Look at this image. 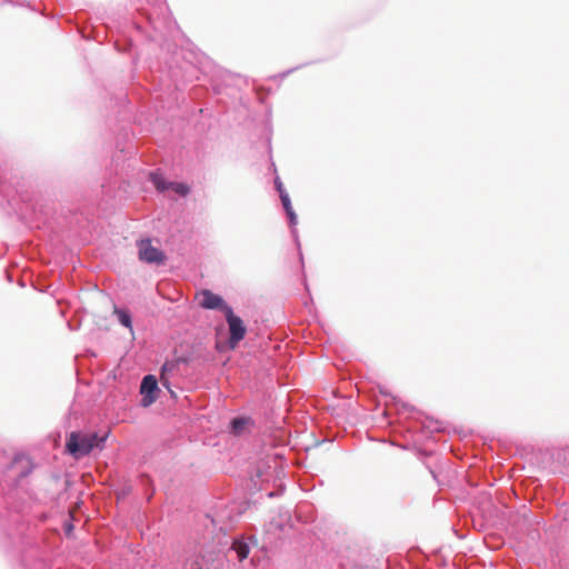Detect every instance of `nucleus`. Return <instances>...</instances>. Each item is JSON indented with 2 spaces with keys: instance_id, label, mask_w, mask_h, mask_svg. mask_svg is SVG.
<instances>
[{
  "instance_id": "obj_1",
  "label": "nucleus",
  "mask_w": 569,
  "mask_h": 569,
  "mask_svg": "<svg viewBox=\"0 0 569 569\" xmlns=\"http://www.w3.org/2000/svg\"><path fill=\"white\" fill-rule=\"evenodd\" d=\"M109 432L102 436L97 432L74 433L73 432V458L79 459L89 455L93 449H102Z\"/></svg>"
},
{
  "instance_id": "obj_2",
  "label": "nucleus",
  "mask_w": 569,
  "mask_h": 569,
  "mask_svg": "<svg viewBox=\"0 0 569 569\" xmlns=\"http://www.w3.org/2000/svg\"><path fill=\"white\" fill-rule=\"evenodd\" d=\"M226 320L229 326V346L234 349L246 336V326L240 317L236 316L231 308H226Z\"/></svg>"
},
{
  "instance_id": "obj_3",
  "label": "nucleus",
  "mask_w": 569,
  "mask_h": 569,
  "mask_svg": "<svg viewBox=\"0 0 569 569\" xmlns=\"http://www.w3.org/2000/svg\"><path fill=\"white\" fill-rule=\"evenodd\" d=\"M139 259L147 263L162 264L166 261V254L159 248L152 246L150 239H142L137 242Z\"/></svg>"
},
{
  "instance_id": "obj_4",
  "label": "nucleus",
  "mask_w": 569,
  "mask_h": 569,
  "mask_svg": "<svg viewBox=\"0 0 569 569\" xmlns=\"http://www.w3.org/2000/svg\"><path fill=\"white\" fill-rule=\"evenodd\" d=\"M199 305H200V307H202L204 309H210V310L219 309V310H222L224 313H226V308H230L228 305H226V302L222 299V297H220L219 295L213 293L210 290H202L199 293Z\"/></svg>"
},
{
  "instance_id": "obj_5",
  "label": "nucleus",
  "mask_w": 569,
  "mask_h": 569,
  "mask_svg": "<svg viewBox=\"0 0 569 569\" xmlns=\"http://www.w3.org/2000/svg\"><path fill=\"white\" fill-rule=\"evenodd\" d=\"M158 390V382L156 378L151 375L146 376L142 379L140 392L142 395L141 406L149 407L156 401L154 392Z\"/></svg>"
},
{
  "instance_id": "obj_6",
  "label": "nucleus",
  "mask_w": 569,
  "mask_h": 569,
  "mask_svg": "<svg viewBox=\"0 0 569 569\" xmlns=\"http://www.w3.org/2000/svg\"><path fill=\"white\" fill-rule=\"evenodd\" d=\"M10 469L16 473L18 479H21L32 471L33 463L26 455H17L10 465Z\"/></svg>"
},
{
  "instance_id": "obj_7",
  "label": "nucleus",
  "mask_w": 569,
  "mask_h": 569,
  "mask_svg": "<svg viewBox=\"0 0 569 569\" xmlns=\"http://www.w3.org/2000/svg\"><path fill=\"white\" fill-rule=\"evenodd\" d=\"M231 549L236 551L239 561L247 559L250 552L249 545L240 539L232 542Z\"/></svg>"
},
{
  "instance_id": "obj_8",
  "label": "nucleus",
  "mask_w": 569,
  "mask_h": 569,
  "mask_svg": "<svg viewBox=\"0 0 569 569\" xmlns=\"http://www.w3.org/2000/svg\"><path fill=\"white\" fill-rule=\"evenodd\" d=\"M281 202L283 204V208L286 209V212L290 219V222L295 223L296 222V213L292 210L291 201H290L288 193H282Z\"/></svg>"
},
{
  "instance_id": "obj_9",
  "label": "nucleus",
  "mask_w": 569,
  "mask_h": 569,
  "mask_svg": "<svg viewBox=\"0 0 569 569\" xmlns=\"http://www.w3.org/2000/svg\"><path fill=\"white\" fill-rule=\"evenodd\" d=\"M114 313L118 316V320L121 322V325L132 330L131 317L126 310L116 308Z\"/></svg>"
},
{
  "instance_id": "obj_10",
  "label": "nucleus",
  "mask_w": 569,
  "mask_h": 569,
  "mask_svg": "<svg viewBox=\"0 0 569 569\" xmlns=\"http://www.w3.org/2000/svg\"><path fill=\"white\" fill-rule=\"evenodd\" d=\"M152 181L157 190L164 191L170 189V182H166V180L161 176H152Z\"/></svg>"
},
{
  "instance_id": "obj_11",
  "label": "nucleus",
  "mask_w": 569,
  "mask_h": 569,
  "mask_svg": "<svg viewBox=\"0 0 569 569\" xmlns=\"http://www.w3.org/2000/svg\"><path fill=\"white\" fill-rule=\"evenodd\" d=\"M170 189L180 196H187L190 191L189 187L182 182H170Z\"/></svg>"
},
{
  "instance_id": "obj_12",
  "label": "nucleus",
  "mask_w": 569,
  "mask_h": 569,
  "mask_svg": "<svg viewBox=\"0 0 569 569\" xmlns=\"http://www.w3.org/2000/svg\"><path fill=\"white\" fill-rule=\"evenodd\" d=\"M247 423L246 419L242 418H236L231 421V428L234 433H239L240 430L244 427Z\"/></svg>"
},
{
  "instance_id": "obj_13",
  "label": "nucleus",
  "mask_w": 569,
  "mask_h": 569,
  "mask_svg": "<svg viewBox=\"0 0 569 569\" xmlns=\"http://www.w3.org/2000/svg\"><path fill=\"white\" fill-rule=\"evenodd\" d=\"M64 450L67 452H71V435L66 438Z\"/></svg>"
},
{
  "instance_id": "obj_14",
  "label": "nucleus",
  "mask_w": 569,
  "mask_h": 569,
  "mask_svg": "<svg viewBox=\"0 0 569 569\" xmlns=\"http://www.w3.org/2000/svg\"><path fill=\"white\" fill-rule=\"evenodd\" d=\"M277 183V190L279 191L280 193V198L282 197V193H287L282 187V183L281 182H276Z\"/></svg>"
},
{
  "instance_id": "obj_15",
  "label": "nucleus",
  "mask_w": 569,
  "mask_h": 569,
  "mask_svg": "<svg viewBox=\"0 0 569 569\" xmlns=\"http://www.w3.org/2000/svg\"><path fill=\"white\" fill-rule=\"evenodd\" d=\"M64 532H66L67 535H70V533H71V523H68V522H67V523H64Z\"/></svg>"
}]
</instances>
